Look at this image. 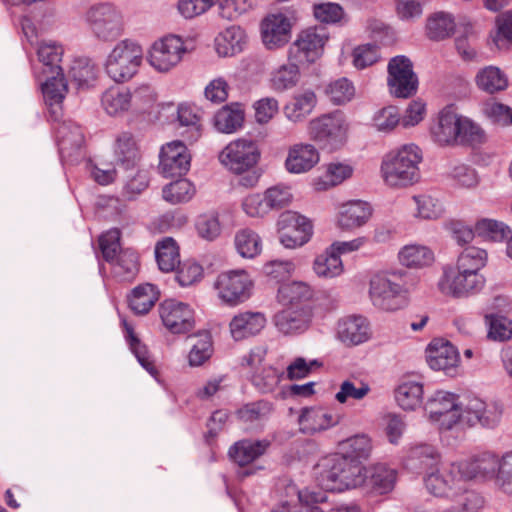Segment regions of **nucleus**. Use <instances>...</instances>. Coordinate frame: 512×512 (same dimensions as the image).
<instances>
[{"instance_id":"obj_13","label":"nucleus","mask_w":512,"mask_h":512,"mask_svg":"<svg viewBox=\"0 0 512 512\" xmlns=\"http://www.w3.org/2000/svg\"><path fill=\"white\" fill-rule=\"evenodd\" d=\"M280 242L286 248L301 247L306 244L313 233L311 222L293 211H286L278 220Z\"/></svg>"},{"instance_id":"obj_47","label":"nucleus","mask_w":512,"mask_h":512,"mask_svg":"<svg viewBox=\"0 0 512 512\" xmlns=\"http://www.w3.org/2000/svg\"><path fill=\"white\" fill-rule=\"evenodd\" d=\"M234 242L237 252L243 258L252 259L262 250L260 236L249 228L239 230L235 235Z\"/></svg>"},{"instance_id":"obj_55","label":"nucleus","mask_w":512,"mask_h":512,"mask_svg":"<svg viewBox=\"0 0 512 512\" xmlns=\"http://www.w3.org/2000/svg\"><path fill=\"white\" fill-rule=\"evenodd\" d=\"M195 193L194 185L187 179H178L163 188V198L172 204L186 202Z\"/></svg>"},{"instance_id":"obj_63","label":"nucleus","mask_w":512,"mask_h":512,"mask_svg":"<svg viewBox=\"0 0 512 512\" xmlns=\"http://www.w3.org/2000/svg\"><path fill=\"white\" fill-rule=\"evenodd\" d=\"M99 246L105 261L110 263L123 250L120 245V231L118 229H111L102 234L99 238Z\"/></svg>"},{"instance_id":"obj_6","label":"nucleus","mask_w":512,"mask_h":512,"mask_svg":"<svg viewBox=\"0 0 512 512\" xmlns=\"http://www.w3.org/2000/svg\"><path fill=\"white\" fill-rule=\"evenodd\" d=\"M214 288L222 302L236 306L251 297L253 281L244 269L228 270L218 274Z\"/></svg>"},{"instance_id":"obj_29","label":"nucleus","mask_w":512,"mask_h":512,"mask_svg":"<svg viewBox=\"0 0 512 512\" xmlns=\"http://www.w3.org/2000/svg\"><path fill=\"white\" fill-rule=\"evenodd\" d=\"M313 296L311 287L304 282L294 281L282 284L278 289L277 299L284 306L299 307L308 305Z\"/></svg>"},{"instance_id":"obj_34","label":"nucleus","mask_w":512,"mask_h":512,"mask_svg":"<svg viewBox=\"0 0 512 512\" xmlns=\"http://www.w3.org/2000/svg\"><path fill=\"white\" fill-rule=\"evenodd\" d=\"M244 111L240 104L223 106L214 116V125L222 133H233L242 126Z\"/></svg>"},{"instance_id":"obj_45","label":"nucleus","mask_w":512,"mask_h":512,"mask_svg":"<svg viewBox=\"0 0 512 512\" xmlns=\"http://www.w3.org/2000/svg\"><path fill=\"white\" fill-rule=\"evenodd\" d=\"M313 270L319 277L334 278L342 274L343 263L339 255L327 248L315 258Z\"/></svg>"},{"instance_id":"obj_17","label":"nucleus","mask_w":512,"mask_h":512,"mask_svg":"<svg viewBox=\"0 0 512 512\" xmlns=\"http://www.w3.org/2000/svg\"><path fill=\"white\" fill-rule=\"evenodd\" d=\"M363 488L369 495H385L390 493L396 484L397 472L385 464H376L363 471Z\"/></svg>"},{"instance_id":"obj_16","label":"nucleus","mask_w":512,"mask_h":512,"mask_svg":"<svg viewBox=\"0 0 512 512\" xmlns=\"http://www.w3.org/2000/svg\"><path fill=\"white\" fill-rule=\"evenodd\" d=\"M291 30L292 22L285 14H269L261 22L262 42L269 50L281 48L289 42Z\"/></svg>"},{"instance_id":"obj_52","label":"nucleus","mask_w":512,"mask_h":512,"mask_svg":"<svg viewBox=\"0 0 512 512\" xmlns=\"http://www.w3.org/2000/svg\"><path fill=\"white\" fill-rule=\"evenodd\" d=\"M46 81L42 84V92L49 106L59 105L67 92V83L61 75L45 74Z\"/></svg>"},{"instance_id":"obj_61","label":"nucleus","mask_w":512,"mask_h":512,"mask_svg":"<svg viewBox=\"0 0 512 512\" xmlns=\"http://www.w3.org/2000/svg\"><path fill=\"white\" fill-rule=\"evenodd\" d=\"M326 93L334 104L341 105L354 97L355 88L347 78H340L327 87Z\"/></svg>"},{"instance_id":"obj_15","label":"nucleus","mask_w":512,"mask_h":512,"mask_svg":"<svg viewBox=\"0 0 512 512\" xmlns=\"http://www.w3.org/2000/svg\"><path fill=\"white\" fill-rule=\"evenodd\" d=\"M190 154L181 141L164 145L160 152L159 171L164 177H181L190 168Z\"/></svg>"},{"instance_id":"obj_31","label":"nucleus","mask_w":512,"mask_h":512,"mask_svg":"<svg viewBox=\"0 0 512 512\" xmlns=\"http://www.w3.org/2000/svg\"><path fill=\"white\" fill-rule=\"evenodd\" d=\"M245 39V33L240 27H228L216 37V51L222 57L233 56L243 50Z\"/></svg>"},{"instance_id":"obj_58","label":"nucleus","mask_w":512,"mask_h":512,"mask_svg":"<svg viewBox=\"0 0 512 512\" xmlns=\"http://www.w3.org/2000/svg\"><path fill=\"white\" fill-rule=\"evenodd\" d=\"M495 486L506 494H512V452L498 458L496 476L493 478Z\"/></svg>"},{"instance_id":"obj_19","label":"nucleus","mask_w":512,"mask_h":512,"mask_svg":"<svg viewBox=\"0 0 512 512\" xmlns=\"http://www.w3.org/2000/svg\"><path fill=\"white\" fill-rule=\"evenodd\" d=\"M320 160L316 147L310 143H296L289 147L285 169L291 174H303L314 168Z\"/></svg>"},{"instance_id":"obj_44","label":"nucleus","mask_w":512,"mask_h":512,"mask_svg":"<svg viewBox=\"0 0 512 512\" xmlns=\"http://www.w3.org/2000/svg\"><path fill=\"white\" fill-rule=\"evenodd\" d=\"M102 106L109 115L127 111L131 106V92L119 87H112L102 95Z\"/></svg>"},{"instance_id":"obj_51","label":"nucleus","mask_w":512,"mask_h":512,"mask_svg":"<svg viewBox=\"0 0 512 512\" xmlns=\"http://www.w3.org/2000/svg\"><path fill=\"white\" fill-rule=\"evenodd\" d=\"M339 450L343 456L357 459H367L371 451V441L366 435H355L339 443Z\"/></svg>"},{"instance_id":"obj_46","label":"nucleus","mask_w":512,"mask_h":512,"mask_svg":"<svg viewBox=\"0 0 512 512\" xmlns=\"http://www.w3.org/2000/svg\"><path fill=\"white\" fill-rule=\"evenodd\" d=\"M190 339L192 343L188 362L190 366L197 367L211 357L213 353L212 338L209 332H201Z\"/></svg>"},{"instance_id":"obj_53","label":"nucleus","mask_w":512,"mask_h":512,"mask_svg":"<svg viewBox=\"0 0 512 512\" xmlns=\"http://www.w3.org/2000/svg\"><path fill=\"white\" fill-rule=\"evenodd\" d=\"M426 361L433 370H446L448 367V340L434 338L426 348Z\"/></svg>"},{"instance_id":"obj_59","label":"nucleus","mask_w":512,"mask_h":512,"mask_svg":"<svg viewBox=\"0 0 512 512\" xmlns=\"http://www.w3.org/2000/svg\"><path fill=\"white\" fill-rule=\"evenodd\" d=\"M371 388L367 383L345 380L340 384L339 391L335 395V399L341 403H346L349 399L362 400L370 392Z\"/></svg>"},{"instance_id":"obj_7","label":"nucleus","mask_w":512,"mask_h":512,"mask_svg":"<svg viewBox=\"0 0 512 512\" xmlns=\"http://www.w3.org/2000/svg\"><path fill=\"white\" fill-rule=\"evenodd\" d=\"M347 130L345 119L339 113L322 115L311 120L308 126L310 138L329 150H336L344 145Z\"/></svg>"},{"instance_id":"obj_24","label":"nucleus","mask_w":512,"mask_h":512,"mask_svg":"<svg viewBox=\"0 0 512 512\" xmlns=\"http://www.w3.org/2000/svg\"><path fill=\"white\" fill-rule=\"evenodd\" d=\"M344 456L337 453L323 458L315 467L319 485L327 490H338Z\"/></svg>"},{"instance_id":"obj_28","label":"nucleus","mask_w":512,"mask_h":512,"mask_svg":"<svg viewBox=\"0 0 512 512\" xmlns=\"http://www.w3.org/2000/svg\"><path fill=\"white\" fill-rule=\"evenodd\" d=\"M270 442L268 440H250L244 439L236 442L229 449L230 458L237 463L239 466H246L252 463L254 460L262 456L268 447Z\"/></svg>"},{"instance_id":"obj_12","label":"nucleus","mask_w":512,"mask_h":512,"mask_svg":"<svg viewBox=\"0 0 512 512\" xmlns=\"http://www.w3.org/2000/svg\"><path fill=\"white\" fill-rule=\"evenodd\" d=\"M260 156L258 146L250 139H238L229 143L219 155L222 164L235 173H242L253 167Z\"/></svg>"},{"instance_id":"obj_21","label":"nucleus","mask_w":512,"mask_h":512,"mask_svg":"<svg viewBox=\"0 0 512 512\" xmlns=\"http://www.w3.org/2000/svg\"><path fill=\"white\" fill-rule=\"evenodd\" d=\"M337 335L347 346H356L370 338V327L362 316H348L338 322Z\"/></svg>"},{"instance_id":"obj_37","label":"nucleus","mask_w":512,"mask_h":512,"mask_svg":"<svg viewBox=\"0 0 512 512\" xmlns=\"http://www.w3.org/2000/svg\"><path fill=\"white\" fill-rule=\"evenodd\" d=\"M478 88L489 94L503 91L508 87L506 75L495 66H487L481 69L475 77Z\"/></svg>"},{"instance_id":"obj_43","label":"nucleus","mask_w":512,"mask_h":512,"mask_svg":"<svg viewBox=\"0 0 512 512\" xmlns=\"http://www.w3.org/2000/svg\"><path fill=\"white\" fill-rule=\"evenodd\" d=\"M475 232L479 237L493 242H503L512 234V230L507 224L488 218H483L476 222Z\"/></svg>"},{"instance_id":"obj_60","label":"nucleus","mask_w":512,"mask_h":512,"mask_svg":"<svg viewBox=\"0 0 512 512\" xmlns=\"http://www.w3.org/2000/svg\"><path fill=\"white\" fill-rule=\"evenodd\" d=\"M69 77L77 84L78 88L87 87L95 80V68L87 59H78L71 66Z\"/></svg>"},{"instance_id":"obj_42","label":"nucleus","mask_w":512,"mask_h":512,"mask_svg":"<svg viewBox=\"0 0 512 512\" xmlns=\"http://www.w3.org/2000/svg\"><path fill=\"white\" fill-rule=\"evenodd\" d=\"M400 263L409 268H421L430 265L434 256L432 251L423 245L410 244L404 246L398 253Z\"/></svg>"},{"instance_id":"obj_18","label":"nucleus","mask_w":512,"mask_h":512,"mask_svg":"<svg viewBox=\"0 0 512 512\" xmlns=\"http://www.w3.org/2000/svg\"><path fill=\"white\" fill-rule=\"evenodd\" d=\"M312 320V310L309 305L288 307L274 316L277 329L283 334L302 333L308 329Z\"/></svg>"},{"instance_id":"obj_3","label":"nucleus","mask_w":512,"mask_h":512,"mask_svg":"<svg viewBox=\"0 0 512 512\" xmlns=\"http://www.w3.org/2000/svg\"><path fill=\"white\" fill-rule=\"evenodd\" d=\"M406 272L384 271L374 274L369 281L372 304L385 311H395L405 304L407 293Z\"/></svg>"},{"instance_id":"obj_27","label":"nucleus","mask_w":512,"mask_h":512,"mask_svg":"<svg viewBox=\"0 0 512 512\" xmlns=\"http://www.w3.org/2000/svg\"><path fill=\"white\" fill-rule=\"evenodd\" d=\"M57 144L62 155L71 156L79 150L84 142V135L81 127L71 120L58 124L55 129Z\"/></svg>"},{"instance_id":"obj_33","label":"nucleus","mask_w":512,"mask_h":512,"mask_svg":"<svg viewBox=\"0 0 512 512\" xmlns=\"http://www.w3.org/2000/svg\"><path fill=\"white\" fill-rule=\"evenodd\" d=\"M485 285V278L479 273L458 271L450 283V293L457 298L477 294Z\"/></svg>"},{"instance_id":"obj_57","label":"nucleus","mask_w":512,"mask_h":512,"mask_svg":"<svg viewBox=\"0 0 512 512\" xmlns=\"http://www.w3.org/2000/svg\"><path fill=\"white\" fill-rule=\"evenodd\" d=\"M429 135L434 144L440 147L448 145V106L443 107L437 116L432 118Z\"/></svg>"},{"instance_id":"obj_10","label":"nucleus","mask_w":512,"mask_h":512,"mask_svg":"<svg viewBox=\"0 0 512 512\" xmlns=\"http://www.w3.org/2000/svg\"><path fill=\"white\" fill-rule=\"evenodd\" d=\"M499 456L491 451H483L451 465L450 474L460 479L491 481L496 476Z\"/></svg>"},{"instance_id":"obj_11","label":"nucleus","mask_w":512,"mask_h":512,"mask_svg":"<svg viewBox=\"0 0 512 512\" xmlns=\"http://www.w3.org/2000/svg\"><path fill=\"white\" fill-rule=\"evenodd\" d=\"M186 52L183 41L176 35L163 37L153 43L148 62L159 72H168L177 66Z\"/></svg>"},{"instance_id":"obj_8","label":"nucleus","mask_w":512,"mask_h":512,"mask_svg":"<svg viewBox=\"0 0 512 512\" xmlns=\"http://www.w3.org/2000/svg\"><path fill=\"white\" fill-rule=\"evenodd\" d=\"M328 33L324 27L302 30L288 50V60L298 63H314L324 51Z\"/></svg>"},{"instance_id":"obj_48","label":"nucleus","mask_w":512,"mask_h":512,"mask_svg":"<svg viewBox=\"0 0 512 512\" xmlns=\"http://www.w3.org/2000/svg\"><path fill=\"white\" fill-rule=\"evenodd\" d=\"M424 409L429 421L442 427L448 417V391L437 390L427 399Z\"/></svg>"},{"instance_id":"obj_54","label":"nucleus","mask_w":512,"mask_h":512,"mask_svg":"<svg viewBox=\"0 0 512 512\" xmlns=\"http://www.w3.org/2000/svg\"><path fill=\"white\" fill-rule=\"evenodd\" d=\"M485 323L488 325V338L504 342L512 338V321L498 314H486Z\"/></svg>"},{"instance_id":"obj_1","label":"nucleus","mask_w":512,"mask_h":512,"mask_svg":"<svg viewBox=\"0 0 512 512\" xmlns=\"http://www.w3.org/2000/svg\"><path fill=\"white\" fill-rule=\"evenodd\" d=\"M502 409L497 404H487L472 394L458 395L450 392V437L463 436L477 424L486 429L498 426Z\"/></svg>"},{"instance_id":"obj_35","label":"nucleus","mask_w":512,"mask_h":512,"mask_svg":"<svg viewBox=\"0 0 512 512\" xmlns=\"http://www.w3.org/2000/svg\"><path fill=\"white\" fill-rule=\"evenodd\" d=\"M158 291L152 284L146 283L135 287L129 296V306L137 315L148 313L158 300Z\"/></svg>"},{"instance_id":"obj_40","label":"nucleus","mask_w":512,"mask_h":512,"mask_svg":"<svg viewBox=\"0 0 512 512\" xmlns=\"http://www.w3.org/2000/svg\"><path fill=\"white\" fill-rule=\"evenodd\" d=\"M63 47L54 42H43L38 47V58L43 64V74L61 75L63 72L60 62L63 56Z\"/></svg>"},{"instance_id":"obj_49","label":"nucleus","mask_w":512,"mask_h":512,"mask_svg":"<svg viewBox=\"0 0 512 512\" xmlns=\"http://www.w3.org/2000/svg\"><path fill=\"white\" fill-rule=\"evenodd\" d=\"M342 466L338 491L360 487L364 481L362 463L346 455L343 458Z\"/></svg>"},{"instance_id":"obj_39","label":"nucleus","mask_w":512,"mask_h":512,"mask_svg":"<svg viewBox=\"0 0 512 512\" xmlns=\"http://www.w3.org/2000/svg\"><path fill=\"white\" fill-rule=\"evenodd\" d=\"M298 62L289 61L278 66L271 73V86L276 91H285L295 87L300 79Z\"/></svg>"},{"instance_id":"obj_9","label":"nucleus","mask_w":512,"mask_h":512,"mask_svg":"<svg viewBox=\"0 0 512 512\" xmlns=\"http://www.w3.org/2000/svg\"><path fill=\"white\" fill-rule=\"evenodd\" d=\"M387 70V84L391 95L405 99L416 94L418 77L408 57L404 55L393 57L388 63Z\"/></svg>"},{"instance_id":"obj_50","label":"nucleus","mask_w":512,"mask_h":512,"mask_svg":"<svg viewBox=\"0 0 512 512\" xmlns=\"http://www.w3.org/2000/svg\"><path fill=\"white\" fill-rule=\"evenodd\" d=\"M487 261V252L484 249L470 246L465 248L458 256L456 267L458 271L478 273Z\"/></svg>"},{"instance_id":"obj_64","label":"nucleus","mask_w":512,"mask_h":512,"mask_svg":"<svg viewBox=\"0 0 512 512\" xmlns=\"http://www.w3.org/2000/svg\"><path fill=\"white\" fill-rule=\"evenodd\" d=\"M424 483L427 491L435 497H445L448 490V482L446 473L440 471L436 466L434 469L427 471Z\"/></svg>"},{"instance_id":"obj_23","label":"nucleus","mask_w":512,"mask_h":512,"mask_svg":"<svg viewBox=\"0 0 512 512\" xmlns=\"http://www.w3.org/2000/svg\"><path fill=\"white\" fill-rule=\"evenodd\" d=\"M113 151L116 164L125 170L134 168L140 159L137 142L127 131L120 132L116 136Z\"/></svg>"},{"instance_id":"obj_56","label":"nucleus","mask_w":512,"mask_h":512,"mask_svg":"<svg viewBox=\"0 0 512 512\" xmlns=\"http://www.w3.org/2000/svg\"><path fill=\"white\" fill-rule=\"evenodd\" d=\"M125 329H126V338H127V341L129 342L130 349L132 350L133 354L136 356L138 362L151 375H155L157 373V370L153 364V361L150 358L147 347L144 344H142L141 341L138 339V337L135 335L133 328L130 327L126 323H125Z\"/></svg>"},{"instance_id":"obj_4","label":"nucleus","mask_w":512,"mask_h":512,"mask_svg":"<svg viewBox=\"0 0 512 512\" xmlns=\"http://www.w3.org/2000/svg\"><path fill=\"white\" fill-rule=\"evenodd\" d=\"M91 34L101 42H113L124 32V19L121 10L110 2L91 5L84 14Z\"/></svg>"},{"instance_id":"obj_38","label":"nucleus","mask_w":512,"mask_h":512,"mask_svg":"<svg viewBox=\"0 0 512 512\" xmlns=\"http://www.w3.org/2000/svg\"><path fill=\"white\" fill-rule=\"evenodd\" d=\"M155 257L161 271H173L180 264L179 248L176 241L171 237L159 241L155 246Z\"/></svg>"},{"instance_id":"obj_20","label":"nucleus","mask_w":512,"mask_h":512,"mask_svg":"<svg viewBox=\"0 0 512 512\" xmlns=\"http://www.w3.org/2000/svg\"><path fill=\"white\" fill-rule=\"evenodd\" d=\"M486 140V133L480 125L468 117L455 115L453 144L476 149L483 145Z\"/></svg>"},{"instance_id":"obj_14","label":"nucleus","mask_w":512,"mask_h":512,"mask_svg":"<svg viewBox=\"0 0 512 512\" xmlns=\"http://www.w3.org/2000/svg\"><path fill=\"white\" fill-rule=\"evenodd\" d=\"M163 325L173 334L186 333L194 327L193 310L188 304L168 299L159 306Z\"/></svg>"},{"instance_id":"obj_25","label":"nucleus","mask_w":512,"mask_h":512,"mask_svg":"<svg viewBox=\"0 0 512 512\" xmlns=\"http://www.w3.org/2000/svg\"><path fill=\"white\" fill-rule=\"evenodd\" d=\"M338 423V417L324 408H304L299 416L301 430L314 434Z\"/></svg>"},{"instance_id":"obj_30","label":"nucleus","mask_w":512,"mask_h":512,"mask_svg":"<svg viewBox=\"0 0 512 512\" xmlns=\"http://www.w3.org/2000/svg\"><path fill=\"white\" fill-rule=\"evenodd\" d=\"M473 34L474 29L471 22L463 21L456 24L450 17V37L455 35V49L464 61H474L477 59V52L468 41Z\"/></svg>"},{"instance_id":"obj_41","label":"nucleus","mask_w":512,"mask_h":512,"mask_svg":"<svg viewBox=\"0 0 512 512\" xmlns=\"http://www.w3.org/2000/svg\"><path fill=\"white\" fill-rule=\"evenodd\" d=\"M316 105V95L313 91L307 90L296 95L293 100L285 106L286 117L294 122L303 121Z\"/></svg>"},{"instance_id":"obj_22","label":"nucleus","mask_w":512,"mask_h":512,"mask_svg":"<svg viewBox=\"0 0 512 512\" xmlns=\"http://www.w3.org/2000/svg\"><path fill=\"white\" fill-rule=\"evenodd\" d=\"M266 324V318L259 312H243L235 315L229 324L230 334L235 341L258 334Z\"/></svg>"},{"instance_id":"obj_62","label":"nucleus","mask_w":512,"mask_h":512,"mask_svg":"<svg viewBox=\"0 0 512 512\" xmlns=\"http://www.w3.org/2000/svg\"><path fill=\"white\" fill-rule=\"evenodd\" d=\"M219 15L223 19L235 20L253 7L254 0H216Z\"/></svg>"},{"instance_id":"obj_5","label":"nucleus","mask_w":512,"mask_h":512,"mask_svg":"<svg viewBox=\"0 0 512 512\" xmlns=\"http://www.w3.org/2000/svg\"><path fill=\"white\" fill-rule=\"evenodd\" d=\"M142 47L135 41L124 39L107 56L105 70L115 82L131 79L142 62Z\"/></svg>"},{"instance_id":"obj_32","label":"nucleus","mask_w":512,"mask_h":512,"mask_svg":"<svg viewBox=\"0 0 512 512\" xmlns=\"http://www.w3.org/2000/svg\"><path fill=\"white\" fill-rule=\"evenodd\" d=\"M109 264L113 277L118 281H132L139 271L138 256L132 249L120 250Z\"/></svg>"},{"instance_id":"obj_26","label":"nucleus","mask_w":512,"mask_h":512,"mask_svg":"<svg viewBox=\"0 0 512 512\" xmlns=\"http://www.w3.org/2000/svg\"><path fill=\"white\" fill-rule=\"evenodd\" d=\"M372 210L367 202L350 201L341 207L338 226L343 230H352L364 225L370 218Z\"/></svg>"},{"instance_id":"obj_36","label":"nucleus","mask_w":512,"mask_h":512,"mask_svg":"<svg viewBox=\"0 0 512 512\" xmlns=\"http://www.w3.org/2000/svg\"><path fill=\"white\" fill-rule=\"evenodd\" d=\"M423 385L416 381H404L395 389V400L403 410H415L423 400Z\"/></svg>"},{"instance_id":"obj_2","label":"nucleus","mask_w":512,"mask_h":512,"mask_svg":"<svg viewBox=\"0 0 512 512\" xmlns=\"http://www.w3.org/2000/svg\"><path fill=\"white\" fill-rule=\"evenodd\" d=\"M423 155L421 149L411 143L385 156L381 165L384 182L394 188L407 187L420 178L419 163Z\"/></svg>"}]
</instances>
